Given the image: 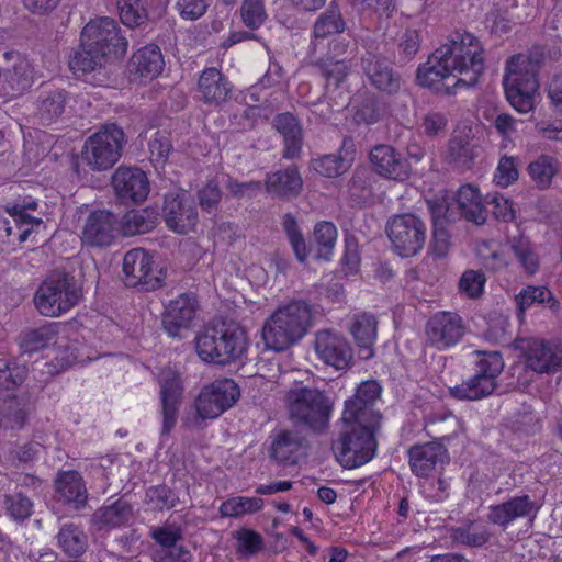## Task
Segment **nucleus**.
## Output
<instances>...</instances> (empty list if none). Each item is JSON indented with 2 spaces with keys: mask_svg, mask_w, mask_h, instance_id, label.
I'll return each instance as SVG.
<instances>
[{
  "mask_svg": "<svg viewBox=\"0 0 562 562\" xmlns=\"http://www.w3.org/2000/svg\"><path fill=\"white\" fill-rule=\"evenodd\" d=\"M483 48L479 40L465 31H456L416 70L419 86L436 93L452 94L460 87H474L484 71Z\"/></svg>",
  "mask_w": 562,
  "mask_h": 562,
  "instance_id": "nucleus-1",
  "label": "nucleus"
},
{
  "mask_svg": "<svg viewBox=\"0 0 562 562\" xmlns=\"http://www.w3.org/2000/svg\"><path fill=\"white\" fill-rule=\"evenodd\" d=\"M248 347L249 338L245 328L222 318L209 322L195 337V349L200 359L216 366L243 360Z\"/></svg>",
  "mask_w": 562,
  "mask_h": 562,
  "instance_id": "nucleus-2",
  "label": "nucleus"
},
{
  "mask_svg": "<svg viewBox=\"0 0 562 562\" xmlns=\"http://www.w3.org/2000/svg\"><path fill=\"white\" fill-rule=\"evenodd\" d=\"M316 314V308L305 301H292L279 307L262 327L266 347L274 351L292 347L311 329Z\"/></svg>",
  "mask_w": 562,
  "mask_h": 562,
  "instance_id": "nucleus-3",
  "label": "nucleus"
},
{
  "mask_svg": "<svg viewBox=\"0 0 562 562\" xmlns=\"http://www.w3.org/2000/svg\"><path fill=\"white\" fill-rule=\"evenodd\" d=\"M82 295V282L74 273L54 270L36 290L34 304L42 315L57 317L76 306Z\"/></svg>",
  "mask_w": 562,
  "mask_h": 562,
  "instance_id": "nucleus-4",
  "label": "nucleus"
},
{
  "mask_svg": "<svg viewBox=\"0 0 562 562\" xmlns=\"http://www.w3.org/2000/svg\"><path fill=\"white\" fill-rule=\"evenodd\" d=\"M541 56L532 52L529 56H513L507 61L503 79L505 94L510 105L520 113H528L535 108L533 98L539 88L536 68L541 63Z\"/></svg>",
  "mask_w": 562,
  "mask_h": 562,
  "instance_id": "nucleus-5",
  "label": "nucleus"
},
{
  "mask_svg": "<svg viewBox=\"0 0 562 562\" xmlns=\"http://www.w3.org/2000/svg\"><path fill=\"white\" fill-rule=\"evenodd\" d=\"M281 225L299 262L304 263L310 254L318 261L331 259L338 236L337 228L331 222L323 221L314 226L313 243L310 247L292 213L282 216Z\"/></svg>",
  "mask_w": 562,
  "mask_h": 562,
  "instance_id": "nucleus-6",
  "label": "nucleus"
},
{
  "mask_svg": "<svg viewBox=\"0 0 562 562\" xmlns=\"http://www.w3.org/2000/svg\"><path fill=\"white\" fill-rule=\"evenodd\" d=\"M381 427L368 424L344 423V429L333 449L344 468L353 469L369 462L375 454L376 432Z\"/></svg>",
  "mask_w": 562,
  "mask_h": 562,
  "instance_id": "nucleus-7",
  "label": "nucleus"
},
{
  "mask_svg": "<svg viewBox=\"0 0 562 562\" xmlns=\"http://www.w3.org/2000/svg\"><path fill=\"white\" fill-rule=\"evenodd\" d=\"M475 373L468 380L450 389L457 400L480 401L492 395L498 387L497 378L504 369L499 351L476 350Z\"/></svg>",
  "mask_w": 562,
  "mask_h": 562,
  "instance_id": "nucleus-8",
  "label": "nucleus"
},
{
  "mask_svg": "<svg viewBox=\"0 0 562 562\" xmlns=\"http://www.w3.org/2000/svg\"><path fill=\"white\" fill-rule=\"evenodd\" d=\"M125 143V134L120 126L105 124L85 142L81 159L92 170H108L121 158Z\"/></svg>",
  "mask_w": 562,
  "mask_h": 562,
  "instance_id": "nucleus-9",
  "label": "nucleus"
},
{
  "mask_svg": "<svg viewBox=\"0 0 562 562\" xmlns=\"http://www.w3.org/2000/svg\"><path fill=\"white\" fill-rule=\"evenodd\" d=\"M392 250L402 258L418 255L427 239V224L415 213L391 216L385 226Z\"/></svg>",
  "mask_w": 562,
  "mask_h": 562,
  "instance_id": "nucleus-10",
  "label": "nucleus"
},
{
  "mask_svg": "<svg viewBox=\"0 0 562 562\" xmlns=\"http://www.w3.org/2000/svg\"><path fill=\"white\" fill-rule=\"evenodd\" d=\"M288 400L292 419L314 430H323L327 426L333 406L324 392L295 387L288 393Z\"/></svg>",
  "mask_w": 562,
  "mask_h": 562,
  "instance_id": "nucleus-11",
  "label": "nucleus"
},
{
  "mask_svg": "<svg viewBox=\"0 0 562 562\" xmlns=\"http://www.w3.org/2000/svg\"><path fill=\"white\" fill-rule=\"evenodd\" d=\"M80 42L109 59H121L127 49V40L121 34L117 22L106 16L87 23L81 31Z\"/></svg>",
  "mask_w": 562,
  "mask_h": 562,
  "instance_id": "nucleus-12",
  "label": "nucleus"
},
{
  "mask_svg": "<svg viewBox=\"0 0 562 562\" xmlns=\"http://www.w3.org/2000/svg\"><path fill=\"white\" fill-rule=\"evenodd\" d=\"M361 70L369 85L387 95L397 94L404 80L386 57L376 50L373 45L368 46L360 58Z\"/></svg>",
  "mask_w": 562,
  "mask_h": 562,
  "instance_id": "nucleus-13",
  "label": "nucleus"
},
{
  "mask_svg": "<svg viewBox=\"0 0 562 562\" xmlns=\"http://www.w3.org/2000/svg\"><path fill=\"white\" fill-rule=\"evenodd\" d=\"M161 269L142 248L128 250L123 258V281L126 286L153 291L162 285Z\"/></svg>",
  "mask_w": 562,
  "mask_h": 562,
  "instance_id": "nucleus-14",
  "label": "nucleus"
},
{
  "mask_svg": "<svg viewBox=\"0 0 562 562\" xmlns=\"http://www.w3.org/2000/svg\"><path fill=\"white\" fill-rule=\"evenodd\" d=\"M239 397V387L232 379L215 380L203 387L195 406L202 419L215 418L232 407Z\"/></svg>",
  "mask_w": 562,
  "mask_h": 562,
  "instance_id": "nucleus-15",
  "label": "nucleus"
},
{
  "mask_svg": "<svg viewBox=\"0 0 562 562\" xmlns=\"http://www.w3.org/2000/svg\"><path fill=\"white\" fill-rule=\"evenodd\" d=\"M161 216L170 231L181 235L194 231L198 224L194 201L184 191L165 195Z\"/></svg>",
  "mask_w": 562,
  "mask_h": 562,
  "instance_id": "nucleus-16",
  "label": "nucleus"
},
{
  "mask_svg": "<svg viewBox=\"0 0 562 562\" xmlns=\"http://www.w3.org/2000/svg\"><path fill=\"white\" fill-rule=\"evenodd\" d=\"M369 161L373 173L385 180L404 182L412 173L408 159L391 145H375L369 153Z\"/></svg>",
  "mask_w": 562,
  "mask_h": 562,
  "instance_id": "nucleus-17",
  "label": "nucleus"
},
{
  "mask_svg": "<svg viewBox=\"0 0 562 562\" xmlns=\"http://www.w3.org/2000/svg\"><path fill=\"white\" fill-rule=\"evenodd\" d=\"M199 303L195 294L183 293L171 300L162 313V328L172 338L182 339L196 314Z\"/></svg>",
  "mask_w": 562,
  "mask_h": 562,
  "instance_id": "nucleus-18",
  "label": "nucleus"
},
{
  "mask_svg": "<svg viewBox=\"0 0 562 562\" xmlns=\"http://www.w3.org/2000/svg\"><path fill=\"white\" fill-rule=\"evenodd\" d=\"M116 199L122 204L142 203L149 193L146 173L137 167H119L111 178Z\"/></svg>",
  "mask_w": 562,
  "mask_h": 562,
  "instance_id": "nucleus-19",
  "label": "nucleus"
},
{
  "mask_svg": "<svg viewBox=\"0 0 562 562\" xmlns=\"http://www.w3.org/2000/svg\"><path fill=\"white\" fill-rule=\"evenodd\" d=\"M314 348L318 358L327 366L344 370L352 364L353 350L349 341L329 329L316 333Z\"/></svg>",
  "mask_w": 562,
  "mask_h": 562,
  "instance_id": "nucleus-20",
  "label": "nucleus"
},
{
  "mask_svg": "<svg viewBox=\"0 0 562 562\" xmlns=\"http://www.w3.org/2000/svg\"><path fill=\"white\" fill-rule=\"evenodd\" d=\"M525 366L539 374H554L562 368V349L547 340L528 339L522 347Z\"/></svg>",
  "mask_w": 562,
  "mask_h": 562,
  "instance_id": "nucleus-21",
  "label": "nucleus"
},
{
  "mask_svg": "<svg viewBox=\"0 0 562 562\" xmlns=\"http://www.w3.org/2000/svg\"><path fill=\"white\" fill-rule=\"evenodd\" d=\"M426 336L438 349L454 346L464 335L462 317L453 312H438L426 324Z\"/></svg>",
  "mask_w": 562,
  "mask_h": 562,
  "instance_id": "nucleus-22",
  "label": "nucleus"
},
{
  "mask_svg": "<svg viewBox=\"0 0 562 562\" xmlns=\"http://www.w3.org/2000/svg\"><path fill=\"white\" fill-rule=\"evenodd\" d=\"M109 58L91 47H85L80 42L69 57V68L74 75L93 86H102L106 82L108 76L105 66Z\"/></svg>",
  "mask_w": 562,
  "mask_h": 562,
  "instance_id": "nucleus-23",
  "label": "nucleus"
},
{
  "mask_svg": "<svg viewBox=\"0 0 562 562\" xmlns=\"http://www.w3.org/2000/svg\"><path fill=\"white\" fill-rule=\"evenodd\" d=\"M119 216L111 211L97 210L89 214L82 231V241L91 247L112 244L117 231Z\"/></svg>",
  "mask_w": 562,
  "mask_h": 562,
  "instance_id": "nucleus-24",
  "label": "nucleus"
},
{
  "mask_svg": "<svg viewBox=\"0 0 562 562\" xmlns=\"http://www.w3.org/2000/svg\"><path fill=\"white\" fill-rule=\"evenodd\" d=\"M183 387L179 375L176 373H167L160 383V401L162 414V428L161 435H169L175 427L179 407L182 400Z\"/></svg>",
  "mask_w": 562,
  "mask_h": 562,
  "instance_id": "nucleus-25",
  "label": "nucleus"
},
{
  "mask_svg": "<svg viewBox=\"0 0 562 562\" xmlns=\"http://www.w3.org/2000/svg\"><path fill=\"white\" fill-rule=\"evenodd\" d=\"M69 98V92L63 88L42 87L35 101V116L43 125L56 123L63 117Z\"/></svg>",
  "mask_w": 562,
  "mask_h": 562,
  "instance_id": "nucleus-26",
  "label": "nucleus"
},
{
  "mask_svg": "<svg viewBox=\"0 0 562 562\" xmlns=\"http://www.w3.org/2000/svg\"><path fill=\"white\" fill-rule=\"evenodd\" d=\"M355 144L351 137H344L338 153L313 158L311 168L325 178H337L346 173L355 159Z\"/></svg>",
  "mask_w": 562,
  "mask_h": 562,
  "instance_id": "nucleus-27",
  "label": "nucleus"
},
{
  "mask_svg": "<svg viewBox=\"0 0 562 562\" xmlns=\"http://www.w3.org/2000/svg\"><path fill=\"white\" fill-rule=\"evenodd\" d=\"M408 453L411 468L418 476H428L448 460L446 447L437 441L415 445Z\"/></svg>",
  "mask_w": 562,
  "mask_h": 562,
  "instance_id": "nucleus-28",
  "label": "nucleus"
},
{
  "mask_svg": "<svg viewBox=\"0 0 562 562\" xmlns=\"http://www.w3.org/2000/svg\"><path fill=\"white\" fill-rule=\"evenodd\" d=\"M31 413L32 404L25 393L0 397V428L20 430L26 425Z\"/></svg>",
  "mask_w": 562,
  "mask_h": 562,
  "instance_id": "nucleus-29",
  "label": "nucleus"
},
{
  "mask_svg": "<svg viewBox=\"0 0 562 562\" xmlns=\"http://www.w3.org/2000/svg\"><path fill=\"white\" fill-rule=\"evenodd\" d=\"M266 191L282 200H292L300 195L303 189V179L299 168L294 165L274 172H269L265 180Z\"/></svg>",
  "mask_w": 562,
  "mask_h": 562,
  "instance_id": "nucleus-30",
  "label": "nucleus"
},
{
  "mask_svg": "<svg viewBox=\"0 0 562 562\" xmlns=\"http://www.w3.org/2000/svg\"><path fill=\"white\" fill-rule=\"evenodd\" d=\"M272 126L282 136L284 159H296L302 153L303 130L299 119L291 112L277 114L272 120Z\"/></svg>",
  "mask_w": 562,
  "mask_h": 562,
  "instance_id": "nucleus-31",
  "label": "nucleus"
},
{
  "mask_svg": "<svg viewBox=\"0 0 562 562\" xmlns=\"http://www.w3.org/2000/svg\"><path fill=\"white\" fill-rule=\"evenodd\" d=\"M452 202L459 214V220L464 218L476 225H482L486 221L485 207L477 188L472 184H463L453 194Z\"/></svg>",
  "mask_w": 562,
  "mask_h": 562,
  "instance_id": "nucleus-32",
  "label": "nucleus"
},
{
  "mask_svg": "<svg viewBox=\"0 0 562 562\" xmlns=\"http://www.w3.org/2000/svg\"><path fill=\"white\" fill-rule=\"evenodd\" d=\"M232 83L216 68L205 69L199 79L198 90L204 103L220 105L228 100L232 91Z\"/></svg>",
  "mask_w": 562,
  "mask_h": 562,
  "instance_id": "nucleus-33",
  "label": "nucleus"
},
{
  "mask_svg": "<svg viewBox=\"0 0 562 562\" xmlns=\"http://www.w3.org/2000/svg\"><path fill=\"white\" fill-rule=\"evenodd\" d=\"M537 512L538 507L528 494H521L501 505L491 506L488 520L505 527L518 517H535Z\"/></svg>",
  "mask_w": 562,
  "mask_h": 562,
  "instance_id": "nucleus-34",
  "label": "nucleus"
},
{
  "mask_svg": "<svg viewBox=\"0 0 562 562\" xmlns=\"http://www.w3.org/2000/svg\"><path fill=\"white\" fill-rule=\"evenodd\" d=\"M165 67V60L159 46L149 44L139 48L130 61V71L140 79L157 78Z\"/></svg>",
  "mask_w": 562,
  "mask_h": 562,
  "instance_id": "nucleus-35",
  "label": "nucleus"
},
{
  "mask_svg": "<svg viewBox=\"0 0 562 562\" xmlns=\"http://www.w3.org/2000/svg\"><path fill=\"white\" fill-rule=\"evenodd\" d=\"M378 319L374 315L362 313L355 315L349 331L359 347V357L368 360L373 357V345L376 339Z\"/></svg>",
  "mask_w": 562,
  "mask_h": 562,
  "instance_id": "nucleus-36",
  "label": "nucleus"
},
{
  "mask_svg": "<svg viewBox=\"0 0 562 562\" xmlns=\"http://www.w3.org/2000/svg\"><path fill=\"white\" fill-rule=\"evenodd\" d=\"M304 438L296 431L281 430L271 443L270 456L283 464H296L303 456Z\"/></svg>",
  "mask_w": 562,
  "mask_h": 562,
  "instance_id": "nucleus-37",
  "label": "nucleus"
},
{
  "mask_svg": "<svg viewBox=\"0 0 562 562\" xmlns=\"http://www.w3.org/2000/svg\"><path fill=\"white\" fill-rule=\"evenodd\" d=\"M346 30V21L336 3L322 12L314 22L312 42L315 46L318 42L341 34Z\"/></svg>",
  "mask_w": 562,
  "mask_h": 562,
  "instance_id": "nucleus-38",
  "label": "nucleus"
},
{
  "mask_svg": "<svg viewBox=\"0 0 562 562\" xmlns=\"http://www.w3.org/2000/svg\"><path fill=\"white\" fill-rule=\"evenodd\" d=\"M37 202L32 198H24L23 200L16 201L10 209L9 214L13 218L15 228L20 231L19 241H25L31 233L44 226V222L40 217L32 216L27 213L29 210H35Z\"/></svg>",
  "mask_w": 562,
  "mask_h": 562,
  "instance_id": "nucleus-39",
  "label": "nucleus"
},
{
  "mask_svg": "<svg viewBox=\"0 0 562 562\" xmlns=\"http://www.w3.org/2000/svg\"><path fill=\"white\" fill-rule=\"evenodd\" d=\"M4 89L8 94L21 95L34 83V68L25 58H20L3 75Z\"/></svg>",
  "mask_w": 562,
  "mask_h": 562,
  "instance_id": "nucleus-40",
  "label": "nucleus"
},
{
  "mask_svg": "<svg viewBox=\"0 0 562 562\" xmlns=\"http://www.w3.org/2000/svg\"><path fill=\"white\" fill-rule=\"evenodd\" d=\"M132 517V506L117 499L110 506L98 509L92 516V524L98 530L114 529L128 524Z\"/></svg>",
  "mask_w": 562,
  "mask_h": 562,
  "instance_id": "nucleus-41",
  "label": "nucleus"
},
{
  "mask_svg": "<svg viewBox=\"0 0 562 562\" xmlns=\"http://www.w3.org/2000/svg\"><path fill=\"white\" fill-rule=\"evenodd\" d=\"M158 212L154 209L146 207L127 211L119 218V224L124 235L134 236L154 229L158 224Z\"/></svg>",
  "mask_w": 562,
  "mask_h": 562,
  "instance_id": "nucleus-42",
  "label": "nucleus"
},
{
  "mask_svg": "<svg viewBox=\"0 0 562 562\" xmlns=\"http://www.w3.org/2000/svg\"><path fill=\"white\" fill-rule=\"evenodd\" d=\"M57 334V323H47L37 328H26L19 335V347L23 353L36 352L54 341Z\"/></svg>",
  "mask_w": 562,
  "mask_h": 562,
  "instance_id": "nucleus-43",
  "label": "nucleus"
},
{
  "mask_svg": "<svg viewBox=\"0 0 562 562\" xmlns=\"http://www.w3.org/2000/svg\"><path fill=\"white\" fill-rule=\"evenodd\" d=\"M382 414L375 406L364 402L357 395L345 402L342 423L368 424L371 427H381Z\"/></svg>",
  "mask_w": 562,
  "mask_h": 562,
  "instance_id": "nucleus-44",
  "label": "nucleus"
},
{
  "mask_svg": "<svg viewBox=\"0 0 562 562\" xmlns=\"http://www.w3.org/2000/svg\"><path fill=\"white\" fill-rule=\"evenodd\" d=\"M375 182V176L371 169L358 166L347 183V191L356 204H363L374 195Z\"/></svg>",
  "mask_w": 562,
  "mask_h": 562,
  "instance_id": "nucleus-45",
  "label": "nucleus"
},
{
  "mask_svg": "<svg viewBox=\"0 0 562 562\" xmlns=\"http://www.w3.org/2000/svg\"><path fill=\"white\" fill-rule=\"evenodd\" d=\"M515 302L519 316H524L525 312L535 304L547 303L551 310L559 307V301L547 286L527 285L515 296Z\"/></svg>",
  "mask_w": 562,
  "mask_h": 562,
  "instance_id": "nucleus-46",
  "label": "nucleus"
},
{
  "mask_svg": "<svg viewBox=\"0 0 562 562\" xmlns=\"http://www.w3.org/2000/svg\"><path fill=\"white\" fill-rule=\"evenodd\" d=\"M58 544L70 557H78L86 551L87 537L85 532L72 524H65L57 535Z\"/></svg>",
  "mask_w": 562,
  "mask_h": 562,
  "instance_id": "nucleus-47",
  "label": "nucleus"
},
{
  "mask_svg": "<svg viewBox=\"0 0 562 562\" xmlns=\"http://www.w3.org/2000/svg\"><path fill=\"white\" fill-rule=\"evenodd\" d=\"M558 172V161L551 156L542 155L528 165V173L537 188L543 190L550 187L552 178Z\"/></svg>",
  "mask_w": 562,
  "mask_h": 562,
  "instance_id": "nucleus-48",
  "label": "nucleus"
},
{
  "mask_svg": "<svg viewBox=\"0 0 562 562\" xmlns=\"http://www.w3.org/2000/svg\"><path fill=\"white\" fill-rule=\"evenodd\" d=\"M26 376L25 366L0 359V397L11 394L10 392L22 385Z\"/></svg>",
  "mask_w": 562,
  "mask_h": 562,
  "instance_id": "nucleus-49",
  "label": "nucleus"
},
{
  "mask_svg": "<svg viewBox=\"0 0 562 562\" xmlns=\"http://www.w3.org/2000/svg\"><path fill=\"white\" fill-rule=\"evenodd\" d=\"M510 249L528 274L532 276L538 271L539 259L527 237H514L510 240Z\"/></svg>",
  "mask_w": 562,
  "mask_h": 562,
  "instance_id": "nucleus-50",
  "label": "nucleus"
},
{
  "mask_svg": "<svg viewBox=\"0 0 562 562\" xmlns=\"http://www.w3.org/2000/svg\"><path fill=\"white\" fill-rule=\"evenodd\" d=\"M263 506L259 497H233L223 502L220 513L223 517H239L245 514L256 513Z\"/></svg>",
  "mask_w": 562,
  "mask_h": 562,
  "instance_id": "nucleus-51",
  "label": "nucleus"
},
{
  "mask_svg": "<svg viewBox=\"0 0 562 562\" xmlns=\"http://www.w3.org/2000/svg\"><path fill=\"white\" fill-rule=\"evenodd\" d=\"M172 149L171 135L167 131H156L148 142L149 158L155 166H164Z\"/></svg>",
  "mask_w": 562,
  "mask_h": 562,
  "instance_id": "nucleus-52",
  "label": "nucleus"
},
{
  "mask_svg": "<svg viewBox=\"0 0 562 562\" xmlns=\"http://www.w3.org/2000/svg\"><path fill=\"white\" fill-rule=\"evenodd\" d=\"M476 155V147L468 137L456 136L449 143V158L460 167L471 168Z\"/></svg>",
  "mask_w": 562,
  "mask_h": 562,
  "instance_id": "nucleus-53",
  "label": "nucleus"
},
{
  "mask_svg": "<svg viewBox=\"0 0 562 562\" xmlns=\"http://www.w3.org/2000/svg\"><path fill=\"white\" fill-rule=\"evenodd\" d=\"M488 537L486 528L476 522H470L452 530L453 540L469 547H481L487 542Z\"/></svg>",
  "mask_w": 562,
  "mask_h": 562,
  "instance_id": "nucleus-54",
  "label": "nucleus"
},
{
  "mask_svg": "<svg viewBox=\"0 0 562 562\" xmlns=\"http://www.w3.org/2000/svg\"><path fill=\"white\" fill-rule=\"evenodd\" d=\"M316 66L321 75L326 79L327 85L334 83L335 87H339L346 80L351 69L350 60L346 59H327L317 63Z\"/></svg>",
  "mask_w": 562,
  "mask_h": 562,
  "instance_id": "nucleus-55",
  "label": "nucleus"
},
{
  "mask_svg": "<svg viewBox=\"0 0 562 562\" xmlns=\"http://www.w3.org/2000/svg\"><path fill=\"white\" fill-rule=\"evenodd\" d=\"M117 7L122 23L131 29L147 21V12L140 0H117Z\"/></svg>",
  "mask_w": 562,
  "mask_h": 562,
  "instance_id": "nucleus-56",
  "label": "nucleus"
},
{
  "mask_svg": "<svg viewBox=\"0 0 562 562\" xmlns=\"http://www.w3.org/2000/svg\"><path fill=\"white\" fill-rule=\"evenodd\" d=\"M420 35L416 30H405L397 40V61L404 65L411 61L420 48Z\"/></svg>",
  "mask_w": 562,
  "mask_h": 562,
  "instance_id": "nucleus-57",
  "label": "nucleus"
},
{
  "mask_svg": "<svg viewBox=\"0 0 562 562\" xmlns=\"http://www.w3.org/2000/svg\"><path fill=\"white\" fill-rule=\"evenodd\" d=\"M427 204L432 216L434 226H440L443 223H454L459 220V214L452 201L437 198L429 200Z\"/></svg>",
  "mask_w": 562,
  "mask_h": 562,
  "instance_id": "nucleus-58",
  "label": "nucleus"
},
{
  "mask_svg": "<svg viewBox=\"0 0 562 562\" xmlns=\"http://www.w3.org/2000/svg\"><path fill=\"white\" fill-rule=\"evenodd\" d=\"M240 14L244 24L251 30L258 29L267 18L262 0H244Z\"/></svg>",
  "mask_w": 562,
  "mask_h": 562,
  "instance_id": "nucleus-59",
  "label": "nucleus"
},
{
  "mask_svg": "<svg viewBox=\"0 0 562 562\" xmlns=\"http://www.w3.org/2000/svg\"><path fill=\"white\" fill-rule=\"evenodd\" d=\"M199 205L207 213H214L218 210L223 192L215 180H210L198 193Z\"/></svg>",
  "mask_w": 562,
  "mask_h": 562,
  "instance_id": "nucleus-60",
  "label": "nucleus"
},
{
  "mask_svg": "<svg viewBox=\"0 0 562 562\" xmlns=\"http://www.w3.org/2000/svg\"><path fill=\"white\" fill-rule=\"evenodd\" d=\"M485 276L481 271L467 270L460 278L459 289L471 299H477L482 295L485 284Z\"/></svg>",
  "mask_w": 562,
  "mask_h": 562,
  "instance_id": "nucleus-61",
  "label": "nucleus"
},
{
  "mask_svg": "<svg viewBox=\"0 0 562 562\" xmlns=\"http://www.w3.org/2000/svg\"><path fill=\"white\" fill-rule=\"evenodd\" d=\"M9 514L15 520H25L33 513V503L26 494H5Z\"/></svg>",
  "mask_w": 562,
  "mask_h": 562,
  "instance_id": "nucleus-62",
  "label": "nucleus"
},
{
  "mask_svg": "<svg viewBox=\"0 0 562 562\" xmlns=\"http://www.w3.org/2000/svg\"><path fill=\"white\" fill-rule=\"evenodd\" d=\"M235 539L237 540V551L239 553L252 555L262 548L261 536L251 529L241 528L237 530Z\"/></svg>",
  "mask_w": 562,
  "mask_h": 562,
  "instance_id": "nucleus-63",
  "label": "nucleus"
},
{
  "mask_svg": "<svg viewBox=\"0 0 562 562\" xmlns=\"http://www.w3.org/2000/svg\"><path fill=\"white\" fill-rule=\"evenodd\" d=\"M54 483L56 492H87L82 476L75 470L59 471Z\"/></svg>",
  "mask_w": 562,
  "mask_h": 562,
  "instance_id": "nucleus-64",
  "label": "nucleus"
}]
</instances>
